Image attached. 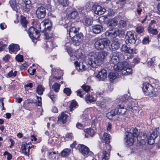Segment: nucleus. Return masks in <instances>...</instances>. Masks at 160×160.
Segmentation results:
<instances>
[{"label":"nucleus","mask_w":160,"mask_h":160,"mask_svg":"<svg viewBox=\"0 0 160 160\" xmlns=\"http://www.w3.org/2000/svg\"><path fill=\"white\" fill-rule=\"evenodd\" d=\"M108 52L105 51L98 52H92L85 57V60L82 63H78L77 61L74 62L77 69L84 70L90 67L96 68L102 63L106 58Z\"/></svg>","instance_id":"nucleus-1"},{"label":"nucleus","mask_w":160,"mask_h":160,"mask_svg":"<svg viewBox=\"0 0 160 160\" xmlns=\"http://www.w3.org/2000/svg\"><path fill=\"white\" fill-rule=\"evenodd\" d=\"M119 60L118 55L115 52L110 56L109 62L114 64V68L116 71L121 72L122 74L123 75L131 74L132 73L131 67L127 62L124 61L118 63Z\"/></svg>","instance_id":"nucleus-2"},{"label":"nucleus","mask_w":160,"mask_h":160,"mask_svg":"<svg viewBox=\"0 0 160 160\" xmlns=\"http://www.w3.org/2000/svg\"><path fill=\"white\" fill-rule=\"evenodd\" d=\"M102 138L106 144L103 145L104 150L102 152L103 158L102 160H108L109 158L111 149V146L108 144L110 142V135L107 133H104Z\"/></svg>","instance_id":"nucleus-3"},{"label":"nucleus","mask_w":160,"mask_h":160,"mask_svg":"<svg viewBox=\"0 0 160 160\" xmlns=\"http://www.w3.org/2000/svg\"><path fill=\"white\" fill-rule=\"evenodd\" d=\"M132 132H126L125 133L126 137L124 139L125 144L128 146H132L134 142V137L138 134V131L137 129L132 128Z\"/></svg>","instance_id":"nucleus-4"},{"label":"nucleus","mask_w":160,"mask_h":160,"mask_svg":"<svg viewBox=\"0 0 160 160\" xmlns=\"http://www.w3.org/2000/svg\"><path fill=\"white\" fill-rule=\"evenodd\" d=\"M110 42L106 38H102L98 40L95 43V47L98 50H101L108 46Z\"/></svg>","instance_id":"nucleus-5"},{"label":"nucleus","mask_w":160,"mask_h":160,"mask_svg":"<svg viewBox=\"0 0 160 160\" xmlns=\"http://www.w3.org/2000/svg\"><path fill=\"white\" fill-rule=\"evenodd\" d=\"M142 89L146 95L149 96L150 97L155 96L154 88L151 84L145 82L143 84Z\"/></svg>","instance_id":"nucleus-6"},{"label":"nucleus","mask_w":160,"mask_h":160,"mask_svg":"<svg viewBox=\"0 0 160 160\" xmlns=\"http://www.w3.org/2000/svg\"><path fill=\"white\" fill-rule=\"evenodd\" d=\"M125 42L127 44L128 43L134 44L137 39L136 35L131 31H128L125 35Z\"/></svg>","instance_id":"nucleus-7"},{"label":"nucleus","mask_w":160,"mask_h":160,"mask_svg":"<svg viewBox=\"0 0 160 160\" xmlns=\"http://www.w3.org/2000/svg\"><path fill=\"white\" fill-rule=\"evenodd\" d=\"M28 34L30 38L32 39L38 38L40 35V33L36 28L31 27L28 30Z\"/></svg>","instance_id":"nucleus-8"},{"label":"nucleus","mask_w":160,"mask_h":160,"mask_svg":"<svg viewBox=\"0 0 160 160\" xmlns=\"http://www.w3.org/2000/svg\"><path fill=\"white\" fill-rule=\"evenodd\" d=\"M66 27L67 31H69L70 36H73V35L78 33L79 30V28H76L74 26V24L71 22H68Z\"/></svg>","instance_id":"nucleus-9"},{"label":"nucleus","mask_w":160,"mask_h":160,"mask_svg":"<svg viewBox=\"0 0 160 160\" xmlns=\"http://www.w3.org/2000/svg\"><path fill=\"white\" fill-rule=\"evenodd\" d=\"M36 13L38 18H44L46 13L45 8L42 6L38 7L36 11Z\"/></svg>","instance_id":"nucleus-10"},{"label":"nucleus","mask_w":160,"mask_h":160,"mask_svg":"<svg viewBox=\"0 0 160 160\" xmlns=\"http://www.w3.org/2000/svg\"><path fill=\"white\" fill-rule=\"evenodd\" d=\"M92 9L95 14L99 15L103 14L106 11L104 8L97 4H95L92 6Z\"/></svg>","instance_id":"nucleus-11"},{"label":"nucleus","mask_w":160,"mask_h":160,"mask_svg":"<svg viewBox=\"0 0 160 160\" xmlns=\"http://www.w3.org/2000/svg\"><path fill=\"white\" fill-rule=\"evenodd\" d=\"M21 1V0H11L9 3L12 9L17 11L20 8L19 5Z\"/></svg>","instance_id":"nucleus-12"},{"label":"nucleus","mask_w":160,"mask_h":160,"mask_svg":"<svg viewBox=\"0 0 160 160\" xmlns=\"http://www.w3.org/2000/svg\"><path fill=\"white\" fill-rule=\"evenodd\" d=\"M117 108L115 109L116 113L119 115H124L127 111V108L125 107L124 104H119L117 106Z\"/></svg>","instance_id":"nucleus-13"},{"label":"nucleus","mask_w":160,"mask_h":160,"mask_svg":"<svg viewBox=\"0 0 160 160\" xmlns=\"http://www.w3.org/2000/svg\"><path fill=\"white\" fill-rule=\"evenodd\" d=\"M30 144L31 143H28V144L27 143L23 142L22 144L21 147L22 152L24 155L27 156H29V152L30 148Z\"/></svg>","instance_id":"nucleus-14"},{"label":"nucleus","mask_w":160,"mask_h":160,"mask_svg":"<svg viewBox=\"0 0 160 160\" xmlns=\"http://www.w3.org/2000/svg\"><path fill=\"white\" fill-rule=\"evenodd\" d=\"M78 148L79 151L84 156L87 155L90 152L89 148L83 144H79Z\"/></svg>","instance_id":"nucleus-15"},{"label":"nucleus","mask_w":160,"mask_h":160,"mask_svg":"<svg viewBox=\"0 0 160 160\" xmlns=\"http://www.w3.org/2000/svg\"><path fill=\"white\" fill-rule=\"evenodd\" d=\"M62 74V71L59 68H54L52 69V74L56 80L60 79Z\"/></svg>","instance_id":"nucleus-16"},{"label":"nucleus","mask_w":160,"mask_h":160,"mask_svg":"<svg viewBox=\"0 0 160 160\" xmlns=\"http://www.w3.org/2000/svg\"><path fill=\"white\" fill-rule=\"evenodd\" d=\"M158 136L157 131L156 130L153 131L148 139V143L152 145L155 142V140Z\"/></svg>","instance_id":"nucleus-17"},{"label":"nucleus","mask_w":160,"mask_h":160,"mask_svg":"<svg viewBox=\"0 0 160 160\" xmlns=\"http://www.w3.org/2000/svg\"><path fill=\"white\" fill-rule=\"evenodd\" d=\"M83 34L81 33H76L73 36H70L73 42L75 43H78L82 40V38Z\"/></svg>","instance_id":"nucleus-18"},{"label":"nucleus","mask_w":160,"mask_h":160,"mask_svg":"<svg viewBox=\"0 0 160 160\" xmlns=\"http://www.w3.org/2000/svg\"><path fill=\"white\" fill-rule=\"evenodd\" d=\"M107 74L106 71L104 69L100 70L96 75L97 78L99 80H104L107 78Z\"/></svg>","instance_id":"nucleus-19"},{"label":"nucleus","mask_w":160,"mask_h":160,"mask_svg":"<svg viewBox=\"0 0 160 160\" xmlns=\"http://www.w3.org/2000/svg\"><path fill=\"white\" fill-rule=\"evenodd\" d=\"M117 20L114 18L112 19L109 21L108 23V27L110 31H113L115 29V27L118 25Z\"/></svg>","instance_id":"nucleus-20"},{"label":"nucleus","mask_w":160,"mask_h":160,"mask_svg":"<svg viewBox=\"0 0 160 160\" xmlns=\"http://www.w3.org/2000/svg\"><path fill=\"white\" fill-rule=\"evenodd\" d=\"M23 2L22 8L24 11L27 12L29 11L31 7V1L30 0H21Z\"/></svg>","instance_id":"nucleus-21"},{"label":"nucleus","mask_w":160,"mask_h":160,"mask_svg":"<svg viewBox=\"0 0 160 160\" xmlns=\"http://www.w3.org/2000/svg\"><path fill=\"white\" fill-rule=\"evenodd\" d=\"M121 33V30H117V31L115 30L113 32H110L108 31H107L105 32L106 36L107 37H109L111 38H115L118 35Z\"/></svg>","instance_id":"nucleus-22"},{"label":"nucleus","mask_w":160,"mask_h":160,"mask_svg":"<svg viewBox=\"0 0 160 160\" xmlns=\"http://www.w3.org/2000/svg\"><path fill=\"white\" fill-rule=\"evenodd\" d=\"M50 21L48 19L42 22L40 24L39 26L40 29L41 30L42 28L43 29H45L46 28L49 29V28L50 27Z\"/></svg>","instance_id":"nucleus-23"},{"label":"nucleus","mask_w":160,"mask_h":160,"mask_svg":"<svg viewBox=\"0 0 160 160\" xmlns=\"http://www.w3.org/2000/svg\"><path fill=\"white\" fill-rule=\"evenodd\" d=\"M9 51L10 53H14L18 51L19 49V47L18 45L12 44L10 45L9 47Z\"/></svg>","instance_id":"nucleus-24"},{"label":"nucleus","mask_w":160,"mask_h":160,"mask_svg":"<svg viewBox=\"0 0 160 160\" xmlns=\"http://www.w3.org/2000/svg\"><path fill=\"white\" fill-rule=\"evenodd\" d=\"M121 49L122 51L129 54L132 53L134 51L132 48H130L127 47L125 44H123L122 45Z\"/></svg>","instance_id":"nucleus-25"},{"label":"nucleus","mask_w":160,"mask_h":160,"mask_svg":"<svg viewBox=\"0 0 160 160\" xmlns=\"http://www.w3.org/2000/svg\"><path fill=\"white\" fill-rule=\"evenodd\" d=\"M85 100L87 103L93 102L96 100V98L90 93H88L85 97Z\"/></svg>","instance_id":"nucleus-26"},{"label":"nucleus","mask_w":160,"mask_h":160,"mask_svg":"<svg viewBox=\"0 0 160 160\" xmlns=\"http://www.w3.org/2000/svg\"><path fill=\"white\" fill-rule=\"evenodd\" d=\"M66 112H62L58 118V120L62 121L63 124L67 122V119L68 117V115L66 113Z\"/></svg>","instance_id":"nucleus-27"},{"label":"nucleus","mask_w":160,"mask_h":160,"mask_svg":"<svg viewBox=\"0 0 160 160\" xmlns=\"http://www.w3.org/2000/svg\"><path fill=\"white\" fill-rule=\"evenodd\" d=\"M102 29V27L100 25H96L93 27V32L95 34L100 33Z\"/></svg>","instance_id":"nucleus-28"},{"label":"nucleus","mask_w":160,"mask_h":160,"mask_svg":"<svg viewBox=\"0 0 160 160\" xmlns=\"http://www.w3.org/2000/svg\"><path fill=\"white\" fill-rule=\"evenodd\" d=\"M97 105L101 108H105L106 107V102L103 98H101L96 102Z\"/></svg>","instance_id":"nucleus-29"},{"label":"nucleus","mask_w":160,"mask_h":160,"mask_svg":"<svg viewBox=\"0 0 160 160\" xmlns=\"http://www.w3.org/2000/svg\"><path fill=\"white\" fill-rule=\"evenodd\" d=\"M112 50L115 51L118 49L120 47V44L118 41H114L111 45Z\"/></svg>","instance_id":"nucleus-30"},{"label":"nucleus","mask_w":160,"mask_h":160,"mask_svg":"<svg viewBox=\"0 0 160 160\" xmlns=\"http://www.w3.org/2000/svg\"><path fill=\"white\" fill-rule=\"evenodd\" d=\"M46 48H48L51 49L57 46V45L54 42L49 41L46 42Z\"/></svg>","instance_id":"nucleus-31"},{"label":"nucleus","mask_w":160,"mask_h":160,"mask_svg":"<svg viewBox=\"0 0 160 160\" xmlns=\"http://www.w3.org/2000/svg\"><path fill=\"white\" fill-rule=\"evenodd\" d=\"M71 152V149L69 148L64 149L61 152L62 157H65L69 155Z\"/></svg>","instance_id":"nucleus-32"},{"label":"nucleus","mask_w":160,"mask_h":160,"mask_svg":"<svg viewBox=\"0 0 160 160\" xmlns=\"http://www.w3.org/2000/svg\"><path fill=\"white\" fill-rule=\"evenodd\" d=\"M44 89L42 86L41 85H39L37 88L36 92L39 95H42L43 93Z\"/></svg>","instance_id":"nucleus-33"},{"label":"nucleus","mask_w":160,"mask_h":160,"mask_svg":"<svg viewBox=\"0 0 160 160\" xmlns=\"http://www.w3.org/2000/svg\"><path fill=\"white\" fill-rule=\"evenodd\" d=\"M21 23L22 26L24 28L26 27L28 24V22L26 20V18L22 15L21 16Z\"/></svg>","instance_id":"nucleus-34"},{"label":"nucleus","mask_w":160,"mask_h":160,"mask_svg":"<svg viewBox=\"0 0 160 160\" xmlns=\"http://www.w3.org/2000/svg\"><path fill=\"white\" fill-rule=\"evenodd\" d=\"M85 133H87L90 136L92 137L95 134L94 130L91 128H87L84 130Z\"/></svg>","instance_id":"nucleus-35"},{"label":"nucleus","mask_w":160,"mask_h":160,"mask_svg":"<svg viewBox=\"0 0 160 160\" xmlns=\"http://www.w3.org/2000/svg\"><path fill=\"white\" fill-rule=\"evenodd\" d=\"M127 25V22L124 20H120L118 24V26L120 28H123L125 27Z\"/></svg>","instance_id":"nucleus-36"},{"label":"nucleus","mask_w":160,"mask_h":160,"mask_svg":"<svg viewBox=\"0 0 160 160\" xmlns=\"http://www.w3.org/2000/svg\"><path fill=\"white\" fill-rule=\"evenodd\" d=\"M78 14V13L77 11L73 10L68 14V17L71 19H74L77 17Z\"/></svg>","instance_id":"nucleus-37"},{"label":"nucleus","mask_w":160,"mask_h":160,"mask_svg":"<svg viewBox=\"0 0 160 160\" xmlns=\"http://www.w3.org/2000/svg\"><path fill=\"white\" fill-rule=\"evenodd\" d=\"M56 153L55 152H49L48 155L51 160H56Z\"/></svg>","instance_id":"nucleus-38"},{"label":"nucleus","mask_w":160,"mask_h":160,"mask_svg":"<svg viewBox=\"0 0 160 160\" xmlns=\"http://www.w3.org/2000/svg\"><path fill=\"white\" fill-rule=\"evenodd\" d=\"M74 54L77 58H80L82 55V53L81 49H78L75 51Z\"/></svg>","instance_id":"nucleus-39"},{"label":"nucleus","mask_w":160,"mask_h":160,"mask_svg":"<svg viewBox=\"0 0 160 160\" xmlns=\"http://www.w3.org/2000/svg\"><path fill=\"white\" fill-rule=\"evenodd\" d=\"M93 22L92 19L90 18H87L85 19L84 22V24L87 26H90L92 24Z\"/></svg>","instance_id":"nucleus-40"},{"label":"nucleus","mask_w":160,"mask_h":160,"mask_svg":"<svg viewBox=\"0 0 160 160\" xmlns=\"http://www.w3.org/2000/svg\"><path fill=\"white\" fill-rule=\"evenodd\" d=\"M48 96L53 102L55 101L57 99V96L56 94H53L52 92L50 91L48 94Z\"/></svg>","instance_id":"nucleus-41"},{"label":"nucleus","mask_w":160,"mask_h":160,"mask_svg":"<svg viewBox=\"0 0 160 160\" xmlns=\"http://www.w3.org/2000/svg\"><path fill=\"white\" fill-rule=\"evenodd\" d=\"M71 43L69 42H67L66 43L65 46L66 47V49L70 55H71L70 53H71L72 50L70 48Z\"/></svg>","instance_id":"nucleus-42"},{"label":"nucleus","mask_w":160,"mask_h":160,"mask_svg":"<svg viewBox=\"0 0 160 160\" xmlns=\"http://www.w3.org/2000/svg\"><path fill=\"white\" fill-rule=\"evenodd\" d=\"M77 105V103L76 101L74 100L72 101L71 102V104L69 107L70 111L72 112L74 108H75Z\"/></svg>","instance_id":"nucleus-43"},{"label":"nucleus","mask_w":160,"mask_h":160,"mask_svg":"<svg viewBox=\"0 0 160 160\" xmlns=\"http://www.w3.org/2000/svg\"><path fill=\"white\" fill-rule=\"evenodd\" d=\"M60 85L57 83H55L52 86V88L56 92H58L60 89Z\"/></svg>","instance_id":"nucleus-44"},{"label":"nucleus","mask_w":160,"mask_h":160,"mask_svg":"<svg viewBox=\"0 0 160 160\" xmlns=\"http://www.w3.org/2000/svg\"><path fill=\"white\" fill-rule=\"evenodd\" d=\"M154 28H148V30L149 33H151L153 35H157L158 33V31L156 29H154Z\"/></svg>","instance_id":"nucleus-45"},{"label":"nucleus","mask_w":160,"mask_h":160,"mask_svg":"<svg viewBox=\"0 0 160 160\" xmlns=\"http://www.w3.org/2000/svg\"><path fill=\"white\" fill-rule=\"evenodd\" d=\"M128 98V96L126 95H124L120 98V100L124 103V102H127Z\"/></svg>","instance_id":"nucleus-46"},{"label":"nucleus","mask_w":160,"mask_h":160,"mask_svg":"<svg viewBox=\"0 0 160 160\" xmlns=\"http://www.w3.org/2000/svg\"><path fill=\"white\" fill-rule=\"evenodd\" d=\"M58 2L63 6L68 5V0H58Z\"/></svg>","instance_id":"nucleus-47"},{"label":"nucleus","mask_w":160,"mask_h":160,"mask_svg":"<svg viewBox=\"0 0 160 160\" xmlns=\"http://www.w3.org/2000/svg\"><path fill=\"white\" fill-rule=\"evenodd\" d=\"M143 26H138L136 28V32H137L138 33H142L143 32Z\"/></svg>","instance_id":"nucleus-48"},{"label":"nucleus","mask_w":160,"mask_h":160,"mask_svg":"<svg viewBox=\"0 0 160 160\" xmlns=\"http://www.w3.org/2000/svg\"><path fill=\"white\" fill-rule=\"evenodd\" d=\"M108 77L111 80H113L116 78L117 76L115 72H112L110 73L108 75Z\"/></svg>","instance_id":"nucleus-49"},{"label":"nucleus","mask_w":160,"mask_h":160,"mask_svg":"<svg viewBox=\"0 0 160 160\" xmlns=\"http://www.w3.org/2000/svg\"><path fill=\"white\" fill-rule=\"evenodd\" d=\"M81 87L83 90L86 92H88L91 88V87L90 86L86 85H82Z\"/></svg>","instance_id":"nucleus-50"},{"label":"nucleus","mask_w":160,"mask_h":160,"mask_svg":"<svg viewBox=\"0 0 160 160\" xmlns=\"http://www.w3.org/2000/svg\"><path fill=\"white\" fill-rule=\"evenodd\" d=\"M64 93H66L68 96H69L71 93V90L70 89L68 88H65L63 90Z\"/></svg>","instance_id":"nucleus-51"},{"label":"nucleus","mask_w":160,"mask_h":160,"mask_svg":"<svg viewBox=\"0 0 160 160\" xmlns=\"http://www.w3.org/2000/svg\"><path fill=\"white\" fill-rule=\"evenodd\" d=\"M19 62H22L23 61V56L22 55L18 54L17 55L15 58Z\"/></svg>","instance_id":"nucleus-52"},{"label":"nucleus","mask_w":160,"mask_h":160,"mask_svg":"<svg viewBox=\"0 0 160 160\" xmlns=\"http://www.w3.org/2000/svg\"><path fill=\"white\" fill-rule=\"evenodd\" d=\"M17 73V72L16 71H15L14 72H13L12 70H11L8 73V75L9 77H15L16 76Z\"/></svg>","instance_id":"nucleus-53"},{"label":"nucleus","mask_w":160,"mask_h":160,"mask_svg":"<svg viewBox=\"0 0 160 160\" xmlns=\"http://www.w3.org/2000/svg\"><path fill=\"white\" fill-rule=\"evenodd\" d=\"M156 24V22L155 20H152L150 23L148 28H154L155 25Z\"/></svg>","instance_id":"nucleus-54"},{"label":"nucleus","mask_w":160,"mask_h":160,"mask_svg":"<svg viewBox=\"0 0 160 160\" xmlns=\"http://www.w3.org/2000/svg\"><path fill=\"white\" fill-rule=\"evenodd\" d=\"M155 60V58H152L148 60L147 62V64L151 66L153 63L154 61Z\"/></svg>","instance_id":"nucleus-55"},{"label":"nucleus","mask_w":160,"mask_h":160,"mask_svg":"<svg viewBox=\"0 0 160 160\" xmlns=\"http://www.w3.org/2000/svg\"><path fill=\"white\" fill-rule=\"evenodd\" d=\"M76 92L77 96H79L81 98H82L84 94L83 92L81 91V90H78L76 91Z\"/></svg>","instance_id":"nucleus-56"},{"label":"nucleus","mask_w":160,"mask_h":160,"mask_svg":"<svg viewBox=\"0 0 160 160\" xmlns=\"http://www.w3.org/2000/svg\"><path fill=\"white\" fill-rule=\"evenodd\" d=\"M127 105H126V106H125V107L127 108V110L128 109H132L133 108L132 105L130 102H127Z\"/></svg>","instance_id":"nucleus-57"},{"label":"nucleus","mask_w":160,"mask_h":160,"mask_svg":"<svg viewBox=\"0 0 160 160\" xmlns=\"http://www.w3.org/2000/svg\"><path fill=\"white\" fill-rule=\"evenodd\" d=\"M28 66V64L27 63H25L20 66V68L21 69H25Z\"/></svg>","instance_id":"nucleus-58"},{"label":"nucleus","mask_w":160,"mask_h":160,"mask_svg":"<svg viewBox=\"0 0 160 160\" xmlns=\"http://www.w3.org/2000/svg\"><path fill=\"white\" fill-rule=\"evenodd\" d=\"M149 37H148L145 38L142 41V43L144 44L148 43L149 42Z\"/></svg>","instance_id":"nucleus-59"},{"label":"nucleus","mask_w":160,"mask_h":160,"mask_svg":"<svg viewBox=\"0 0 160 160\" xmlns=\"http://www.w3.org/2000/svg\"><path fill=\"white\" fill-rule=\"evenodd\" d=\"M10 59V56L8 55H7L3 58V60L5 62H7L9 61Z\"/></svg>","instance_id":"nucleus-60"},{"label":"nucleus","mask_w":160,"mask_h":160,"mask_svg":"<svg viewBox=\"0 0 160 160\" xmlns=\"http://www.w3.org/2000/svg\"><path fill=\"white\" fill-rule=\"evenodd\" d=\"M140 6L139 5H138L137 8V12L138 14L139 15H140L141 12L142 11V9L141 8H140Z\"/></svg>","instance_id":"nucleus-61"},{"label":"nucleus","mask_w":160,"mask_h":160,"mask_svg":"<svg viewBox=\"0 0 160 160\" xmlns=\"http://www.w3.org/2000/svg\"><path fill=\"white\" fill-rule=\"evenodd\" d=\"M5 45L2 42H0V51H2L4 49Z\"/></svg>","instance_id":"nucleus-62"},{"label":"nucleus","mask_w":160,"mask_h":160,"mask_svg":"<svg viewBox=\"0 0 160 160\" xmlns=\"http://www.w3.org/2000/svg\"><path fill=\"white\" fill-rule=\"evenodd\" d=\"M37 99L38 100V106H40L42 104V98L41 97L37 96Z\"/></svg>","instance_id":"nucleus-63"},{"label":"nucleus","mask_w":160,"mask_h":160,"mask_svg":"<svg viewBox=\"0 0 160 160\" xmlns=\"http://www.w3.org/2000/svg\"><path fill=\"white\" fill-rule=\"evenodd\" d=\"M36 69H33L32 70L29 69L28 70V71L31 75H33L34 74V73L36 71Z\"/></svg>","instance_id":"nucleus-64"}]
</instances>
